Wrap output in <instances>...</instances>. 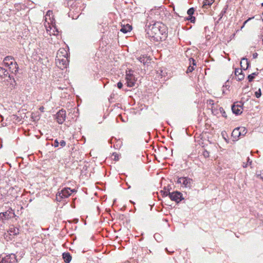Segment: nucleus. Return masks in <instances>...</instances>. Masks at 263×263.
<instances>
[{"instance_id": "f257e3e1", "label": "nucleus", "mask_w": 263, "mask_h": 263, "mask_svg": "<svg viewBox=\"0 0 263 263\" xmlns=\"http://www.w3.org/2000/svg\"><path fill=\"white\" fill-rule=\"evenodd\" d=\"M147 37L156 42L164 40L166 35V28L161 22H155L146 26Z\"/></svg>"}, {"instance_id": "f03ea898", "label": "nucleus", "mask_w": 263, "mask_h": 263, "mask_svg": "<svg viewBox=\"0 0 263 263\" xmlns=\"http://www.w3.org/2000/svg\"><path fill=\"white\" fill-rule=\"evenodd\" d=\"M3 64L9 67L12 72H16L18 70V65L12 57H5L3 60Z\"/></svg>"}, {"instance_id": "7ed1b4c3", "label": "nucleus", "mask_w": 263, "mask_h": 263, "mask_svg": "<svg viewBox=\"0 0 263 263\" xmlns=\"http://www.w3.org/2000/svg\"><path fill=\"white\" fill-rule=\"evenodd\" d=\"M0 82L6 83V85H13L14 82V78L4 68L0 67Z\"/></svg>"}, {"instance_id": "20e7f679", "label": "nucleus", "mask_w": 263, "mask_h": 263, "mask_svg": "<svg viewBox=\"0 0 263 263\" xmlns=\"http://www.w3.org/2000/svg\"><path fill=\"white\" fill-rule=\"evenodd\" d=\"M74 192V190H71L69 187H65L61 190L59 189L56 195V199L58 201H61L62 199L68 197L71 193Z\"/></svg>"}, {"instance_id": "39448f33", "label": "nucleus", "mask_w": 263, "mask_h": 263, "mask_svg": "<svg viewBox=\"0 0 263 263\" xmlns=\"http://www.w3.org/2000/svg\"><path fill=\"white\" fill-rule=\"evenodd\" d=\"M126 85L129 87L135 86L137 79L132 73V70H129L126 72Z\"/></svg>"}, {"instance_id": "423d86ee", "label": "nucleus", "mask_w": 263, "mask_h": 263, "mask_svg": "<svg viewBox=\"0 0 263 263\" xmlns=\"http://www.w3.org/2000/svg\"><path fill=\"white\" fill-rule=\"evenodd\" d=\"M193 180L188 177H178L177 183L180 184L183 187L190 188L192 186Z\"/></svg>"}, {"instance_id": "0eeeda50", "label": "nucleus", "mask_w": 263, "mask_h": 263, "mask_svg": "<svg viewBox=\"0 0 263 263\" xmlns=\"http://www.w3.org/2000/svg\"><path fill=\"white\" fill-rule=\"evenodd\" d=\"M68 61L67 57L58 58L56 57L55 64L57 66L61 69L67 67Z\"/></svg>"}, {"instance_id": "6e6552de", "label": "nucleus", "mask_w": 263, "mask_h": 263, "mask_svg": "<svg viewBox=\"0 0 263 263\" xmlns=\"http://www.w3.org/2000/svg\"><path fill=\"white\" fill-rule=\"evenodd\" d=\"M243 103L241 102H236L232 106V112L237 115H240L242 112Z\"/></svg>"}, {"instance_id": "1a4fd4ad", "label": "nucleus", "mask_w": 263, "mask_h": 263, "mask_svg": "<svg viewBox=\"0 0 263 263\" xmlns=\"http://www.w3.org/2000/svg\"><path fill=\"white\" fill-rule=\"evenodd\" d=\"M168 196L172 200L175 201L177 203H179L183 199L182 194L179 192H169Z\"/></svg>"}, {"instance_id": "9d476101", "label": "nucleus", "mask_w": 263, "mask_h": 263, "mask_svg": "<svg viewBox=\"0 0 263 263\" xmlns=\"http://www.w3.org/2000/svg\"><path fill=\"white\" fill-rule=\"evenodd\" d=\"M1 216L2 218V222H4L5 220H8L11 218L14 217V211L10 208L8 210L5 212L0 213Z\"/></svg>"}, {"instance_id": "9b49d317", "label": "nucleus", "mask_w": 263, "mask_h": 263, "mask_svg": "<svg viewBox=\"0 0 263 263\" xmlns=\"http://www.w3.org/2000/svg\"><path fill=\"white\" fill-rule=\"evenodd\" d=\"M66 111L63 109L59 110L56 114L57 121L59 124H62L65 120Z\"/></svg>"}, {"instance_id": "f8f14e48", "label": "nucleus", "mask_w": 263, "mask_h": 263, "mask_svg": "<svg viewBox=\"0 0 263 263\" xmlns=\"http://www.w3.org/2000/svg\"><path fill=\"white\" fill-rule=\"evenodd\" d=\"M16 256L14 254H11L6 255L4 257L5 263H15L17 262Z\"/></svg>"}, {"instance_id": "ddd939ff", "label": "nucleus", "mask_w": 263, "mask_h": 263, "mask_svg": "<svg viewBox=\"0 0 263 263\" xmlns=\"http://www.w3.org/2000/svg\"><path fill=\"white\" fill-rule=\"evenodd\" d=\"M190 65L188 67L186 72L187 73L192 72L194 70V66L196 65L195 60L193 58L189 59Z\"/></svg>"}, {"instance_id": "4468645a", "label": "nucleus", "mask_w": 263, "mask_h": 263, "mask_svg": "<svg viewBox=\"0 0 263 263\" xmlns=\"http://www.w3.org/2000/svg\"><path fill=\"white\" fill-rule=\"evenodd\" d=\"M235 74L237 81H241L244 79L245 75L242 73V69H236L235 70Z\"/></svg>"}, {"instance_id": "2eb2a0df", "label": "nucleus", "mask_w": 263, "mask_h": 263, "mask_svg": "<svg viewBox=\"0 0 263 263\" xmlns=\"http://www.w3.org/2000/svg\"><path fill=\"white\" fill-rule=\"evenodd\" d=\"M240 65L243 70H246L248 68L249 66V62L248 59L245 58H243L240 62Z\"/></svg>"}, {"instance_id": "dca6fc26", "label": "nucleus", "mask_w": 263, "mask_h": 263, "mask_svg": "<svg viewBox=\"0 0 263 263\" xmlns=\"http://www.w3.org/2000/svg\"><path fill=\"white\" fill-rule=\"evenodd\" d=\"M239 131V127H237L233 130L232 133V136L234 138V140H237L240 136V133Z\"/></svg>"}, {"instance_id": "f3484780", "label": "nucleus", "mask_w": 263, "mask_h": 263, "mask_svg": "<svg viewBox=\"0 0 263 263\" xmlns=\"http://www.w3.org/2000/svg\"><path fill=\"white\" fill-rule=\"evenodd\" d=\"M66 55H67L66 50L64 48H60L57 52L56 57L58 58H60L63 57H66Z\"/></svg>"}, {"instance_id": "a211bd4d", "label": "nucleus", "mask_w": 263, "mask_h": 263, "mask_svg": "<svg viewBox=\"0 0 263 263\" xmlns=\"http://www.w3.org/2000/svg\"><path fill=\"white\" fill-rule=\"evenodd\" d=\"M137 59L139 62H140L141 63H143L144 65H145L150 60L149 58H148L145 55H141L139 57L137 58Z\"/></svg>"}, {"instance_id": "6ab92c4d", "label": "nucleus", "mask_w": 263, "mask_h": 263, "mask_svg": "<svg viewBox=\"0 0 263 263\" xmlns=\"http://www.w3.org/2000/svg\"><path fill=\"white\" fill-rule=\"evenodd\" d=\"M45 20L46 22H48V20H49L51 22H52L53 18V12L51 10H48L45 16Z\"/></svg>"}, {"instance_id": "aec40b11", "label": "nucleus", "mask_w": 263, "mask_h": 263, "mask_svg": "<svg viewBox=\"0 0 263 263\" xmlns=\"http://www.w3.org/2000/svg\"><path fill=\"white\" fill-rule=\"evenodd\" d=\"M62 256H63V258L66 263L70 262V261L71 260V256L70 253L65 252V253H63Z\"/></svg>"}, {"instance_id": "412c9836", "label": "nucleus", "mask_w": 263, "mask_h": 263, "mask_svg": "<svg viewBox=\"0 0 263 263\" xmlns=\"http://www.w3.org/2000/svg\"><path fill=\"white\" fill-rule=\"evenodd\" d=\"M132 26L129 25V24H127L126 26H123L122 27L121 29H120V31L124 33H126L129 31H130L132 30Z\"/></svg>"}, {"instance_id": "4be33fe9", "label": "nucleus", "mask_w": 263, "mask_h": 263, "mask_svg": "<svg viewBox=\"0 0 263 263\" xmlns=\"http://www.w3.org/2000/svg\"><path fill=\"white\" fill-rule=\"evenodd\" d=\"M9 232L10 235H16L19 233V230L17 228L12 227L9 228Z\"/></svg>"}, {"instance_id": "5701e85b", "label": "nucleus", "mask_w": 263, "mask_h": 263, "mask_svg": "<svg viewBox=\"0 0 263 263\" xmlns=\"http://www.w3.org/2000/svg\"><path fill=\"white\" fill-rule=\"evenodd\" d=\"M214 2V0H204L203 7H205L206 6H211Z\"/></svg>"}, {"instance_id": "b1692460", "label": "nucleus", "mask_w": 263, "mask_h": 263, "mask_svg": "<svg viewBox=\"0 0 263 263\" xmlns=\"http://www.w3.org/2000/svg\"><path fill=\"white\" fill-rule=\"evenodd\" d=\"M257 73L253 72L248 76V79L249 82H252L254 79L255 77L257 76Z\"/></svg>"}, {"instance_id": "393cba45", "label": "nucleus", "mask_w": 263, "mask_h": 263, "mask_svg": "<svg viewBox=\"0 0 263 263\" xmlns=\"http://www.w3.org/2000/svg\"><path fill=\"white\" fill-rule=\"evenodd\" d=\"M239 129H240V136H244L246 134V133H247V130L246 128L245 127H239Z\"/></svg>"}, {"instance_id": "a878e982", "label": "nucleus", "mask_w": 263, "mask_h": 263, "mask_svg": "<svg viewBox=\"0 0 263 263\" xmlns=\"http://www.w3.org/2000/svg\"><path fill=\"white\" fill-rule=\"evenodd\" d=\"M255 96L257 98H259L261 97V91L260 88L255 92Z\"/></svg>"}, {"instance_id": "bb28decb", "label": "nucleus", "mask_w": 263, "mask_h": 263, "mask_svg": "<svg viewBox=\"0 0 263 263\" xmlns=\"http://www.w3.org/2000/svg\"><path fill=\"white\" fill-rule=\"evenodd\" d=\"M219 111L220 112V113L221 114L222 116L223 117H225V118L227 117L226 113L222 107H220L219 108Z\"/></svg>"}, {"instance_id": "cd10ccee", "label": "nucleus", "mask_w": 263, "mask_h": 263, "mask_svg": "<svg viewBox=\"0 0 263 263\" xmlns=\"http://www.w3.org/2000/svg\"><path fill=\"white\" fill-rule=\"evenodd\" d=\"M194 13V9L193 8H190L188 10H187V14L189 15V16H191Z\"/></svg>"}, {"instance_id": "c85d7f7f", "label": "nucleus", "mask_w": 263, "mask_h": 263, "mask_svg": "<svg viewBox=\"0 0 263 263\" xmlns=\"http://www.w3.org/2000/svg\"><path fill=\"white\" fill-rule=\"evenodd\" d=\"M202 155L204 158H208L210 156L209 152L205 149L203 151Z\"/></svg>"}, {"instance_id": "c756f323", "label": "nucleus", "mask_w": 263, "mask_h": 263, "mask_svg": "<svg viewBox=\"0 0 263 263\" xmlns=\"http://www.w3.org/2000/svg\"><path fill=\"white\" fill-rule=\"evenodd\" d=\"M257 177L259 178L262 180H263V171L257 173Z\"/></svg>"}, {"instance_id": "7c9ffc66", "label": "nucleus", "mask_w": 263, "mask_h": 263, "mask_svg": "<svg viewBox=\"0 0 263 263\" xmlns=\"http://www.w3.org/2000/svg\"><path fill=\"white\" fill-rule=\"evenodd\" d=\"M187 20L190 21V22L192 23H195L196 18L194 16L191 15V16H189Z\"/></svg>"}, {"instance_id": "2f4dec72", "label": "nucleus", "mask_w": 263, "mask_h": 263, "mask_svg": "<svg viewBox=\"0 0 263 263\" xmlns=\"http://www.w3.org/2000/svg\"><path fill=\"white\" fill-rule=\"evenodd\" d=\"M52 145L54 146L55 147H58L59 145V142H58V140L56 139L54 141L53 143L52 144Z\"/></svg>"}, {"instance_id": "473e14b6", "label": "nucleus", "mask_w": 263, "mask_h": 263, "mask_svg": "<svg viewBox=\"0 0 263 263\" xmlns=\"http://www.w3.org/2000/svg\"><path fill=\"white\" fill-rule=\"evenodd\" d=\"M59 145H60L62 147H64L66 145V142L62 140L59 142Z\"/></svg>"}, {"instance_id": "72a5a7b5", "label": "nucleus", "mask_w": 263, "mask_h": 263, "mask_svg": "<svg viewBox=\"0 0 263 263\" xmlns=\"http://www.w3.org/2000/svg\"><path fill=\"white\" fill-rule=\"evenodd\" d=\"M112 156L114 157V159L115 160V161H118L119 160V157L117 155V154L116 153H113L112 154Z\"/></svg>"}, {"instance_id": "f704fd0d", "label": "nucleus", "mask_w": 263, "mask_h": 263, "mask_svg": "<svg viewBox=\"0 0 263 263\" xmlns=\"http://www.w3.org/2000/svg\"><path fill=\"white\" fill-rule=\"evenodd\" d=\"M226 13V10H222L221 13H220V14L219 15V20H220L223 16V14Z\"/></svg>"}, {"instance_id": "c9c22d12", "label": "nucleus", "mask_w": 263, "mask_h": 263, "mask_svg": "<svg viewBox=\"0 0 263 263\" xmlns=\"http://www.w3.org/2000/svg\"><path fill=\"white\" fill-rule=\"evenodd\" d=\"M122 86H123V84H122V83L121 82H119L117 83V87H118L119 89L122 88Z\"/></svg>"}, {"instance_id": "e433bc0d", "label": "nucleus", "mask_w": 263, "mask_h": 263, "mask_svg": "<svg viewBox=\"0 0 263 263\" xmlns=\"http://www.w3.org/2000/svg\"><path fill=\"white\" fill-rule=\"evenodd\" d=\"M257 57H258V54H257V53L255 52V53H254L253 54V59H256V58H257Z\"/></svg>"}, {"instance_id": "4c0bfd02", "label": "nucleus", "mask_w": 263, "mask_h": 263, "mask_svg": "<svg viewBox=\"0 0 263 263\" xmlns=\"http://www.w3.org/2000/svg\"><path fill=\"white\" fill-rule=\"evenodd\" d=\"M251 19H252V18H248L247 20H246V21H245V22L243 23V26H242V27H243L246 24H247V23L249 21H250V20H251Z\"/></svg>"}, {"instance_id": "58836bf2", "label": "nucleus", "mask_w": 263, "mask_h": 263, "mask_svg": "<svg viewBox=\"0 0 263 263\" xmlns=\"http://www.w3.org/2000/svg\"><path fill=\"white\" fill-rule=\"evenodd\" d=\"M0 263H5V262H4V258H2V259L0 258Z\"/></svg>"}, {"instance_id": "ea45409f", "label": "nucleus", "mask_w": 263, "mask_h": 263, "mask_svg": "<svg viewBox=\"0 0 263 263\" xmlns=\"http://www.w3.org/2000/svg\"><path fill=\"white\" fill-rule=\"evenodd\" d=\"M248 162L250 164H251V163H252V161H250V158L249 157H248Z\"/></svg>"}, {"instance_id": "a19ab883", "label": "nucleus", "mask_w": 263, "mask_h": 263, "mask_svg": "<svg viewBox=\"0 0 263 263\" xmlns=\"http://www.w3.org/2000/svg\"><path fill=\"white\" fill-rule=\"evenodd\" d=\"M247 165H248V164H245V163H243L242 166H243V167H247Z\"/></svg>"}, {"instance_id": "79ce46f5", "label": "nucleus", "mask_w": 263, "mask_h": 263, "mask_svg": "<svg viewBox=\"0 0 263 263\" xmlns=\"http://www.w3.org/2000/svg\"><path fill=\"white\" fill-rule=\"evenodd\" d=\"M40 110L41 111H43V110H44V107H43V106H42V107H41L40 108Z\"/></svg>"}, {"instance_id": "37998d69", "label": "nucleus", "mask_w": 263, "mask_h": 263, "mask_svg": "<svg viewBox=\"0 0 263 263\" xmlns=\"http://www.w3.org/2000/svg\"><path fill=\"white\" fill-rule=\"evenodd\" d=\"M165 250H166V251L168 253H171L174 252V251H171V252L168 251L167 250V248H166V249H165Z\"/></svg>"}, {"instance_id": "c03bdc74", "label": "nucleus", "mask_w": 263, "mask_h": 263, "mask_svg": "<svg viewBox=\"0 0 263 263\" xmlns=\"http://www.w3.org/2000/svg\"><path fill=\"white\" fill-rule=\"evenodd\" d=\"M215 110H214V109H212V112H213V113H214V112H215Z\"/></svg>"}, {"instance_id": "a18cd8bd", "label": "nucleus", "mask_w": 263, "mask_h": 263, "mask_svg": "<svg viewBox=\"0 0 263 263\" xmlns=\"http://www.w3.org/2000/svg\"><path fill=\"white\" fill-rule=\"evenodd\" d=\"M261 5H262V6H263V3H262V4H261Z\"/></svg>"}, {"instance_id": "49530a36", "label": "nucleus", "mask_w": 263, "mask_h": 263, "mask_svg": "<svg viewBox=\"0 0 263 263\" xmlns=\"http://www.w3.org/2000/svg\"><path fill=\"white\" fill-rule=\"evenodd\" d=\"M262 42H263V39H262Z\"/></svg>"}]
</instances>
